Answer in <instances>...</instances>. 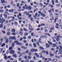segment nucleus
Segmentation results:
<instances>
[{"label":"nucleus","instance_id":"nucleus-51","mask_svg":"<svg viewBox=\"0 0 62 62\" xmlns=\"http://www.w3.org/2000/svg\"><path fill=\"white\" fill-rule=\"evenodd\" d=\"M48 60L49 61H51L52 60V59L50 58H49L48 59Z\"/></svg>","mask_w":62,"mask_h":62},{"label":"nucleus","instance_id":"nucleus-34","mask_svg":"<svg viewBox=\"0 0 62 62\" xmlns=\"http://www.w3.org/2000/svg\"><path fill=\"white\" fill-rule=\"evenodd\" d=\"M39 48H40V49H41L42 50H44V48H43L42 47H39Z\"/></svg>","mask_w":62,"mask_h":62},{"label":"nucleus","instance_id":"nucleus-10","mask_svg":"<svg viewBox=\"0 0 62 62\" xmlns=\"http://www.w3.org/2000/svg\"><path fill=\"white\" fill-rule=\"evenodd\" d=\"M14 42L15 43H16V45H18L19 43V42L17 41H14Z\"/></svg>","mask_w":62,"mask_h":62},{"label":"nucleus","instance_id":"nucleus-39","mask_svg":"<svg viewBox=\"0 0 62 62\" xmlns=\"http://www.w3.org/2000/svg\"><path fill=\"white\" fill-rule=\"evenodd\" d=\"M3 48H1L0 49V52L1 51V52H3Z\"/></svg>","mask_w":62,"mask_h":62},{"label":"nucleus","instance_id":"nucleus-48","mask_svg":"<svg viewBox=\"0 0 62 62\" xmlns=\"http://www.w3.org/2000/svg\"><path fill=\"white\" fill-rule=\"evenodd\" d=\"M18 45H19L20 46H22V43H18Z\"/></svg>","mask_w":62,"mask_h":62},{"label":"nucleus","instance_id":"nucleus-35","mask_svg":"<svg viewBox=\"0 0 62 62\" xmlns=\"http://www.w3.org/2000/svg\"><path fill=\"white\" fill-rule=\"evenodd\" d=\"M61 49H62L61 48H59V51L61 53H62V50Z\"/></svg>","mask_w":62,"mask_h":62},{"label":"nucleus","instance_id":"nucleus-26","mask_svg":"<svg viewBox=\"0 0 62 62\" xmlns=\"http://www.w3.org/2000/svg\"><path fill=\"white\" fill-rule=\"evenodd\" d=\"M7 35L8 36H9V35H10V32H8L7 33Z\"/></svg>","mask_w":62,"mask_h":62},{"label":"nucleus","instance_id":"nucleus-56","mask_svg":"<svg viewBox=\"0 0 62 62\" xmlns=\"http://www.w3.org/2000/svg\"><path fill=\"white\" fill-rule=\"evenodd\" d=\"M0 12H4V10H3L2 9H1L0 10Z\"/></svg>","mask_w":62,"mask_h":62},{"label":"nucleus","instance_id":"nucleus-25","mask_svg":"<svg viewBox=\"0 0 62 62\" xmlns=\"http://www.w3.org/2000/svg\"><path fill=\"white\" fill-rule=\"evenodd\" d=\"M15 25H17V24H18V23H17V22L15 21L14 22Z\"/></svg>","mask_w":62,"mask_h":62},{"label":"nucleus","instance_id":"nucleus-42","mask_svg":"<svg viewBox=\"0 0 62 62\" xmlns=\"http://www.w3.org/2000/svg\"><path fill=\"white\" fill-rule=\"evenodd\" d=\"M17 7H19V6H20L19 3H18L17 4Z\"/></svg>","mask_w":62,"mask_h":62},{"label":"nucleus","instance_id":"nucleus-62","mask_svg":"<svg viewBox=\"0 0 62 62\" xmlns=\"http://www.w3.org/2000/svg\"><path fill=\"white\" fill-rule=\"evenodd\" d=\"M28 35V33H25L24 34V35L25 36H27Z\"/></svg>","mask_w":62,"mask_h":62},{"label":"nucleus","instance_id":"nucleus-47","mask_svg":"<svg viewBox=\"0 0 62 62\" xmlns=\"http://www.w3.org/2000/svg\"><path fill=\"white\" fill-rule=\"evenodd\" d=\"M59 26H56L55 27V28H56V29H59Z\"/></svg>","mask_w":62,"mask_h":62},{"label":"nucleus","instance_id":"nucleus-43","mask_svg":"<svg viewBox=\"0 0 62 62\" xmlns=\"http://www.w3.org/2000/svg\"><path fill=\"white\" fill-rule=\"evenodd\" d=\"M23 30L24 31H27V30L25 28H23Z\"/></svg>","mask_w":62,"mask_h":62},{"label":"nucleus","instance_id":"nucleus-32","mask_svg":"<svg viewBox=\"0 0 62 62\" xmlns=\"http://www.w3.org/2000/svg\"><path fill=\"white\" fill-rule=\"evenodd\" d=\"M0 40L1 42H3V38H0Z\"/></svg>","mask_w":62,"mask_h":62},{"label":"nucleus","instance_id":"nucleus-58","mask_svg":"<svg viewBox=\"0 0 62 62\" xmlns=\"http://www.w3.org/2000/svg\"><path fill=\"white\" fill-rule=\"evenodd\" d=\"M4 39L5 40H6V39H7V37H4Z\"/></svg>","mask_w":62,"mask_h":62},{"label":"nucleus","instance_id":"nucleus-30","mask_svg":"<svg viewBox=\"0 0 62 62\" xmlns=\"http://www.w3.org/2000/svg\"><path fill=\"white\" fill-rule=\"evenodd\" d=\"M2 32L3 33V34H5V33H6V31H2Z\"/></svg>","mask_w":62,"mask_h":62},{"label":"nucleus","instance_id":"nucleus-17","mask_svg":"<svg viewBox=\"0 0 62 62\" xmlns=\"http://www.w3.org/2000/svg\"><path fill=\"white\" fill-rule=\"evenodd\" d=\"M31 52H34V48H32L31 50Z\"/></svg>","mask_w":62,"mask_h":62},{"label":"nucleus","instance_id":"nucleus-45","mask_svg":"<svg viewBox=\"0 0 62 62\" xmlns=\"http://www.w3.org/2000/svg\"><path fill=\"white\" fill-rule=\"evenodd\" d=\"M59 11V10H58L56 9L55 11V12H58Z\"/></svg>","mask_w":62,"mask_h":62},{"label":"nucleus","instance_id":"nucleus-21","mask_svg":"<svg viewBox=\"0 0 62 62\" xmlns=\"http://www.w3.org/2000/svg\"><path fill=\"white\" fill-rule=\"evenodd\" d=\"M39 5L40 6V7H42L43 6V4L41 3H39Z\"/></svg>","mask_w":62,"mask_h":62},{"label":"nucleus","instance_id":"nucleus-60","mask_svg":"<svg viewBox=\"0 0 62 62\" xmlns=\"http://www.w3.org/2000/svg\"><path fill=\"white\" fill-rule=\"evenodd\" d=\"M9 52V50H8L7 52H6V54H8V53Z\"/></svg>","mask_w":62,"mask_h":62},{"label":"nucleus","instance_id":"nucleus-13","mask_svg":"<svg viewBox=\"0 0 62 62\" xmlns=\"http://www.w3.org/2000/svg\"><path fill=\"white\" fill-rule=\"evenodd\" d=\"M19 33L21 36H22L23 35V32L21 31H20L19 32Z\"/></svg>","mask_w":62,"mask_h":62},{"label":"nucleus","instance_id":"nucleus-55","mask_svg":"<svg viewBox=\"0 0 62 62\" xmlns=\"http://www.w3.org/2000/svg\"><path fill=\"white\" fill-rule=\"evenodd\" d=\"M9 39L12 40V37L10 36L9 37Z\"/></svg>","mask_w":62,"mask_h":62},{"label":"nucleus","instance_id":"nucleus-19","mask_svg":"<svg viewBox=\"0 0 62 62\" xmlns=\"http://www.w3.org/2000/svg\"><path fill=\"white\" fill-rule=\"evenodd\" d=\"M15 29H13L11 30V31L12 32H15Z\"/></svg>","mask_w":62,"mask_h":62},{"label":"nucleus","instance_id":"nucleus-53","mask_svg":"<svg viewBox=\"0 0 62 62\" xmlns=\"http://www.w3.org/2000/svg\"><path fill=\"white\" fill-rule=\"evenodd\" d=\"M41 26H45V24H44L42 23L41 24Z\"/></svg>","mask_w":62,"mask_h":62},{"label":"nucleus","instance_id":"nucleus-28","mask_svg":"<svg viewBox=\"0 0 62 62\" xmlns=\"http://www.w3.org/2000/svg\"><path fill=\"white\" fill-rule=\"evenodd\" d=\"M48 42L49 44H50V45H52L53 43H52L50 42V41H48Z\"/></svg>","mask_w":62,"mask_h":62},{"label":"nucleus","instance_id":"nucleus-5","mask_svg":"<svg viewBox=\"0 0 62 62\" xmlns=\"http://www.w3.org/2000/svg\"><path fill=\"white\" fill-rule=\"evenodd\" d=\"M60 40L59 39V37H58V36H57L56 38V40L57 41H59Z\"/></svg>","mask_w":62,"mask_h":62},{"label":"nucleus","instance_id":"nucleus-40","mask_svg":"<svg viewBox=\"0 0 62 62\" xmlns=\"http://www.w3.org/2000/svg\"><path fill=\"white\" fill-rule=\"evenodd\" d=\"M3 24H0V28H2V27H3Z\"/></svg>","mask_w":62,"mask_h":62},{"label":"nucleus","instance_id":"nucleus-63","mask_svg":"<svg viewBox=\"0 0 62 62\" xmlns=\"http://www.w3.org/2000/svg\"><path fill=\"white\" fill-rule=\"evenodd\" d=\"M25 62H29V60H26V61H25Z\"/></svg>","mask_w":62,"mask_h":62},{"label":"nucleus","instance_id":"nucleus-52","mask_svg":"<svg viewBox=\"0 0 62 62\" xmlns=\"http://www.w3.org/2000/svg\"><path fill=\"white\" fill-rule=\"evenodd\" d=\"M58 0H56L55 1V3H58Z\"/></svg>","mask_w":62,"mask_h":62},{"label":"nucleus","instance_id":"nucleus-3","mask_svg":"<svg viewBox=\"0 0 62 62\" xmlns=\"http://www.w3.org/2000/svg\"><path fill=\"white\" fill-rule=\"evenodd\" d=\"M39 42H40V43H42V42L41 41H38V42H36V44L38 45V46H40Z\"/></svg>","mask_w":62,"mask_h":62},{"label":"nucleus","instance_id":"nucleus-38","mask_svg":"<svg viewBox=\"0 0 62 62\" xmlns=\"http://www.w3.org/2000/svg\"><path fill=\"white\" fill-rule=\"evenodd\" d=\"M30 20H31V21L32 22H33L34 21V20H33V18H31Z\"/></svg>","mask_w":62,"mask_h":62},{"label":"nucleus","instance_id":"nucleus-46","mask_svg":"<svg viewBox=\"0 0 62 62\" xmlns=\"http://www.w3.org/2000/svg\"><path fill=\"white\" fill-rule=\"evenodd\" d=\"M31 54L32 53L30 52H29L28 54V55H31Z\"/></svg>","mask_w":62,"mask_h":62},{"label":"nucleus","instance_id":"nucleus-12","mask_svg":"<svg viewBox=\"0 0 62 62\" xmlns=\"http://www.w3.org/2000/svg\"><path fill=\"white\" fill-rule=\"evenodd\" d=\"M56 46H57L56 44H53L52 46V47H56Z\"/></svg>","mask_w":62,"mask_h":62},{"label":"nucleus","instance_id":"nucleus-41","mask_svg":"<svg viewBox=\"0 0 62 62\" xmlns=\"http://www.w3.org/2000/svg\"><path fill=\"white\" fill-rule=\"evenodd\" d=\"M12 35L13 36H15V35H16V34L15 33H12Z\"/></svg>","mask_w":62,"mask_h":62},{"label":"nucleus","instance_id":"nucleus-54","mask_svg":"<svg viewBox=\"0 0 62 62\" xmlns=\"http://www.w3.org/2000/svg\"><path fill=\"white\" fill-rule=\"evenodd\" d=\"M59 46H57L56 48V50H58V49H59Z\"/></svg>","mask_w":62,"mask_h":62},{"label":"nucleus","instance_id":"nucleus-49","mask_svg":"<svg viewBox=\"0 0 62 62\" xmlns=\"http://www.w3.org/2000/svg\"><path fill=\"white\" fill-rule=\"evenodd\" d=\"M33 17H34V18H35V19H37V17H37V16H36L35 15H35H33Z\"/></svg>","mask_w":62,"mask_h":62},{"label":"nucleus","instance_id":"nucleus-11","mask_svg":"<svg viewBox=\"0 0 62 62\" xmlns=\"http://www.w3.org/2000/svg\"><path fill=\"white\" fill-rule=\"evenodd\" d=\"M49 54L50 56H53L54 55V54H52L51 53H49Z\"/></svg>","mask_w":62,"mask_h":62},{"label":"nucleus","instance_id":"nucleus-4","mask_svg":"<svg viewBox=\"0 0 62 62\" xmlns=\"http://www.w3.org/2000/svg\"><path fill=\"white\" fill-rule=\"evenodd\" d=\"M9 53L10 54H13L14 53V51L13 50H12L9 51Z\"/></svg>","mask_w":62,"mask_h":62},{"label":"nucleus","instance_id":"nucleus-33","mask_svg":"<svg viewBox=\"0 0 62 62\" xmlns=\"http://www.w3.org/2000/svg\"><path fill=\"white\" fill-rule=\"evenodd\" d=\"M49 7H50L51 8H54V6L52 5H49Z\"/></svg>","mask_w":62,"mask_h":62},{"label":"nucleus","instance_id":"nucleus-29","mask_svg":"<svg viewBox=\"0 0 62 62\" xmlns=\"http://www.w3.org/2000/svg\"><path fill=\"white\" fill-rule=\"evenodd\" d=\"M13 56L14 57H17V56H16V54H14L13 55Z\"/></svg>","mask_w":62,"mask_h":62},{"label":"nucleus","instance_id":"nucleus-64","mask_svg":"<svg viewBox=\"0 0 62 62\" xmlns=\"http://www.w3.org/2000/svg\"><path fill=\"white\" fill-rule=\"evenodd\" d=\"M59 47L61 48V49H62V47L61 46H60V45H59Z\"/></svg>","mask_w":62,"mask_h":62},{"label":"nucleus","instance_id":"nucleus-14","mask_svg":"<svg viewBox=\"0 0 62 62\" xmlns=\"http://www.w3.org/2000/svg\"><path fill=\"white\" fill-rule=\"evenodd\" d=\"M25 6L26 7L25 8L26 9H28L29 7L28 6H27V5L25 4Z\"/></svg>","mask_w":62,"mask_h":62},{"label":"nucleus","instance_id":"nucleus-37","mask_svg":"<svg viewBox=\"0 0 62 62\" xmlns=\"http://www.w3.org/2000/svg\"><path fill=\"white\" fill-rule=\"evenodd\" d=\"M28 59H31V56H28Z\"/></svg>","mask_w":62,"mask_h":62},{"label":"nucleus","instance_id":"nucleus-1","mask_svg":"<svg viewBox=\"0 0 62 62\" xmlns=\"http://www.w3.org/2000/svg\"><path fill=\"white\" fill-rule=\"evenodd\" d=\"M0 23H3V22H5V19H1L0 18Z\"/></svg>","mask_w":62,"mask_h":62},{"label":"nucleus","instance_id":"nucleus-44","mask_svg":"<svg viewBox=\"0 0 62 62\" xmlns=\"http://www.w3.org/2000/svg\"><path fill=\"white\" fill-rule=\"evenodd\" d=\"M51 50L52 51H54V48H51Z\"/></svg>","mask_w":62,"mask_h":62},{"label":"nucleus","instance_id":"nucleus-15","mask_svg":"<svg viewBox=\"0 0 62 62\" xmlns=\"http://www.w3.org/2000/svg\"><path fill=\"white\" fill-rule=\"evenodd\" d=\"M15 46V44L14 43H13L12 44V47H14Z\"/></svg>","mask_w":62,"mask_h":62},{"label":"nucleus","instance_id":"nucleus-24","mask_svg":"<svg viewBox=\"0 0 62 62\" xmlns=\"http://www.w3.org/2000/svg\"><path fill=\"white\" fill-rule=\"evenodd\" d=\"M33 45L34 47H37V45L35 43H34L33 44Z\"/></svg>","mask_w":62,"mask_h":62},{"label":"nucleus","instance_id":"nucleus-57","mask_svg":"<svg viewBox=\"0 0 62 62\" xmlns=\"http://www.w3.org/2000/svg\"><path fill=\"white\" fill-rule=\"evenodd\" d=\"M12 49V47H10L9 48V50H11Z\"/></svg>","mask_w":62,"mask_h":62},{"label":"nucleus","instance_id":"nucleus-36","mask_svg":"<svg viewBox=\"0 0 62 62\" xmlns=\"http://www.w3.org/2000/svg\"><path fill=\"white\" fill-rule=\"evenodd\" d=\"M31 8H32V7L30 6L29 7L28 9H29V10H30V9H31Z\"/></svg>","mask_w":62,"mask_h":62},{"label":"nucleus","instance_id":"nucleus-7","mask_svg":"<svg viewBox=\"0 0 62 62\" xmlns=\"http://www.w3.org/2000/svg\"><path fill=\"white\" fill-rule=\"evenodd\" d=\"M4 58H5V60H7L8 58V57H7V56H6V54H4Z\"/></svg>","mask_w":62,"mask_h":62},{"label":"nucleus","instance_id":"nucleus-6","mask_svg":"<svg viewBox=\"0 0 62 62\" xmlns=\"http://www.w3.org/2000/svg\"><path fill=\"white\" fill-rule=\"evenodd\" d=\"M46 48H49V47H50V45L48 44V43H46Z\"/></svg>","mask_w":62,"mask_h":62},{"label":"nucleus","instance_id":"nucleus-16","mask_svg":"<svg viewBox=\"0 0 62 62\" xmlns=\"http://www.w3.org/2000/svg\"><path fill=\"white\" fill-rule=\"evenodd\" d=\"M56 7H60L61 6V4H58L56 5Z\"/></svg>","mask_w":62,"mask_h":62},{"label":"nucleus","instance_id":"nucleus-2","mask_svg":"<svg viewBox=\"0 0 62 62\" xmlns=\"http://www.w3.org/2000/svg\"><path fill=\"white\" fill-rule=\"evenodd\" d=\"M29 28L30 30H34V28L31 26L30 24L29 25Z\"/></svg>","mask_w":62,"mask_h":62},{"label":"nucleus","instance_id":"nucleus-22","mask_svg":"<svg viewBox=\"0 0 62 62\" xmlns=\"http://www.w3.org/2000/svg\"><path fill=\"white\" fill-rule=\"evenodd\" d=\"M41 15L42 16V17H45V15L44 14H43L42 13H41Z\"/></svg>","mask_w":62,"mask_h":62},{"label":"nucleus","instance_id":"nucleus-27","mask_svg":"<svg viewBox=\"0 0 62 62\" xmlns=\"http://www.w3.org/2000/svg\"><path fill=\"white\" fill-rule=\"evenodd\" d=\"M8 41H9V39H6V41H5V43H8Z\"/></svg>","mask_w":62,"mask_h":62},{"label":"nucleus","instance_id":"nucleus-8","mask_svg":"<svg viewBox=\"0 0 62 62\" xmlns=\"http://www.w3.org/2000/svg\"><path fill=\"white\" fill-rule=\"evenodd\" d=\"M13 39H14V40H16V39L15 38V37L13 36L12 37V40H13Z\"/></svg>","mask_w":62,"mask_h":62},{"label":"nucleus","instance_id":"nucleus-31","mask_svg":"<svg viewBox=\"0 0 62 62\" xmlns=\"http://www.w3.org/2000/svg\"><path fill=\"white\" fill-rule=\"evenodd\" d=\"M2 4H3V3H4L5 2V0H1Z\"/></svg>","mask_w":62,"mask_h":62},{"label":"nucleus","instance_id":"nucleus-18","mask_svg":"<svg viewBox=\"0 0 62 62\" xmlns=\"http://www.w3.org/2000/svg\"><path fill=\"white\" fill-rule=\"evenodd\" d=\"M4 17L5 18H7V15L6 14H4Z\"/></svg>","mask_w":62,"mask_h":62},{"label":"nucleus","instance_id":"nucleus-9","mask_svg":"<svg viewBox=\"0 0 62 62\" xmlns=\"http://www.w3.org/2000/svg\"><path fill=\"white\" fill-rule=\"evenodd\" d=\"M35 15L36 16H37V17H39L40 16V15L39 14H38L37 13H36Z\"/></svg>","mask_w":62,"mask_h":62},{"label":"nucleus","instance_id":"nucleus-59","mask_svg":"<svg viewBox=\"0 0 62 62\" xmlns=\"http://www.w3.org/2000/svg\"><path fill=\"white\" fill-rule=\"evenodd\" d=\"M38 51V50L37 49H34V52H37Z\"/></svg>","mask_w":62,"mask_h":62},{"label":"nucleus","instance_id":"nucleus-20","mask_svg":"<svg viewBox=\"0 0 62 62\" xmlns=\"http://www.w3.org/2000/svg\"><path fill=\"white\" fill-rule=\"evenodd\" d=\"M54 27H52L50 29V30H54Z\"/></svg>","mask_w":62,"mask_h":62},{"label":"nucleus","instance_id":"nucleus-50","mask_svg":"<svg viewBox=\"0 0 62 62\" xmlns=\"http://www.w3.org/2000/svg\"><path fill=\"white\" fill-rule=\"evenodd\" d=\"M45 31L46 33H47V32H48V30L47 29H46L45 30Z\"/></svg>","mask_w":62,"mask_h":62},{"label":"nucleus","instance_id":"nucleus-61","mask_svg":"<svg viewBox=\"0 0 62 62\" xmlns=\"http://www.w3.org/2000/svg\"><path fill=\"white\" fill-rule=\"evenodd\" d=\"M29 14V12H28L26 14V16H28V15Z\"/></svg>","mask_w":62,"mask_h":62},{"label":"nucleus","instance_id":"nucleus-23","mask_svg":"<svg viewBox=\"0 0 62 62\" xmlns=\"http://www.w3.org/2000/svg\"><path fill=\"white\" fill-rule=\"evenodd\" d=\"M5 46V43H4L2 44L1 46V47H4Z\"/></svg>","mask_w":62,"mask_h":62}]
</instances>
